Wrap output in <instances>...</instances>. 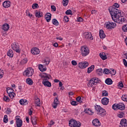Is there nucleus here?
<instances>
[{
	"label": "nucleus",
	"mask_w": 127,
	"mask_h": 127,
	"mask_svg": "<svg viewBox=\"0 0 127 127\" xmlns=\"http://www.w3.org/2000/svg\"><path fill=\"white\" fill-rule=\"evenodd\" d=\"M55 123L54 122H53V121H51L50 123V124H49V127H51V126H53V125H54Z\"/></svg>",
	"instance_id": "nucleus-62"
},
{
	"label": "nucleus",
	"mask_w": 127,
	"mask_h": 127,
	"mask_svg": "<svg viewBox=\"0 0 127 127\" xmlns=\"http://www.w3.org/2000/svg\"><path fill=\"white\" fill-rule=\"evenodd\" d=\"M127 126V120L126 119H123L120 122V127H126Z\"/></svg>",
	"instance_id": "nucleus-14"
},
{
	"label": "nucleus",
	"mask_w": 127,
	"mask_h": 127,
	"mask_svg": "<svg viewBox=\"0 0 127 127\" xmlns=\"http://www.w3.org/2000/svg\"><path fill=\"white\" fill-rule=\"evenodd\" d=\"M76 120L71 119L69 121V126L71 127H74Z\"/></svg>",
	"instance_id": "nucleus-29"
},
{
	"label": "nucleus",
	"mask_w": 127,
	"mask_h": 127,
	"mask_svg": "<svg viewBox=\"0 0 127 127\" xmlns=\"http://www.w3.org/2000/svg\"><path fill=\"white\" fill-rule=\"evenodd\" d=\"M99 36L101 39H103L106 37V34H105L104 30L102 29L100 30L99 31Z\"/></svg>",
	"instance_id": "nucleus-23"
},
{
	"label": "nucleus",
	"mask_w": 127,
	"mask_h": 127,
	"mask_svg": "<svg viewBox=\"0 0 127 127\" xmlns=\"http://www.w3.org/2000/svg\"><path fill=\"white\" fill-rule=\"evenodd\" d=\"M35 104L37 105L38 107H40V100L39 98H37L35 99Z\"/></svg>",
	"instance_id": "nucleus-38"
},
{
	"label": "nucleus",
	"mask_w": 127,
	"mask_h": 127,
	"mask_svg": "<svg viewBox=\"0 0 127 127\" xmlns=\"http://www.w3.org/2000/svg\"><path fill=\"white\" fill-rule=\"evenodd\" d=\"M122 30L125 32H127V24L122 27Z\"/></svg>",
	"instance_id": "nucleus-46"
},
{
	"label": "nucleus",
	"mask_w": 127,
	"mask_h": 127,
	"mask_svg": "<svg viewBox=\"0 0 127 127\" xmlns=\"http://www.w3.org/2000/svg\"><path fill=\"white\" fill-rule=\"evenodd\" d=\"M103 72L105 73V74H110L111 70H110L109 69L105 68Z\"/></svg>",
	"instance_id": "nucleus-47"
},
{
	"label": "nucleus",
	"mask_w": 127,
	"mask_h": 127,
	"mask_svg": "<svg viewBox=\"0 0 127 127\" xmlns=\"http://www.w3.org/2000/svg\"><path fill=\"white\" fill-rule=\"evenodd\" d=\"M59 103V100H58V98L56 97L54 100L53 104H52L53 108H54V109H56L57 108V105H58Z\"/></svg>",
	"instance_id": "nucleus-20"
},
{
	"label": "nucleus",
	"mask_w": 127,
	"mask_h": 127,
	"mask_svg": "<svg viewBox=\"0 0 127 127\" xmlns=\"http://www.w3.org/2000/svg\"><path fill=\"white\" fill-rule=\"evenodd\" d=\"M96 73L99 76H102L103 75V69L102 68H99L96 70Z\"/></svg>",
	"instance_id": "nucleus-34"
},
{
	"label": "nucleus",
	"mask_w": 127,
	"mask_h": 127,
	"mask_svg": "<svg viewBox=\"0 0 127 127\" xmlns=\"http://www.w3.org/2000/svg\"><path fill=\"white\" fill-rule=\"evenodd\" d=\"M3 100L5 102H9V98H8V96H6L5 95H4V97L3 98Z\"/></svg>",
	"instance_id": "nucleus-45"
},
{
	"label": "nucleus",
	"mask_w": 127,
	"mask_h": 127,
	"mask_svg": "<svg viewBox=\"0 0 127 127\" xmlns=\"http://www.w3.org/2000/svg\"><path fill=\"white\" fill-rule=\"evenodd\" d=\"M26 82L27 84H28V85H33V81L30 78H27L26 80Z\"/></svg>",
	"instance_id": "nucleus-33"
},
{
	"label": "nucleus",
	"mask_w": 127,
	"mask_h": 127,
	"mask_svg": "<svg viewBox=\"0 0 127 127\" xmlns=\"http://www.w3.org/2000/svg\"><path fill=\"white\" fill-rule=\"evenodd\" d=\"M51 9H52V10H53L54 11H56V7H55V6H54V5H52V6H51Z\"/></svg>",
	"instance_id": "nucleus-64"
},
{
	"label": "nucleus",
	"mask_w": 127,
	"mask_h": 127,
	"mask_svg": "<svg viewBox=\"0 0 127 127\" xmlns=\"http://www.w3.org/2000/svg\"><path fill=\"white\" fill-rule=\"evenodd\" d=\"M113 20L117 23L122 24L123 22L126 21V19H125V17L122 16V14H121L120 13V15H117V16L114 17V18L113 19Z\"/></svg>",
	"instance_id": "nucleus-2"
},
{
	"label": "nucleus",
	"mask_w": 127,
	"mask_h": 127,
	"mask_svg": "<svg viewBox=\"0 0 127 127\" xmlns=\"http://www.w3.org/2000/svg\"><path fill=\"white\" fill-rule=\"evenodd\" d=\"M112 108L113 110H118V104L116 105V104H114L112 106Z\"/></svg>",
	"instance_id": "nucleus-59"
},
{
	"label": "nucleus",
	"mask_w": 127,
	"mask_h": 127,
	"mask_svg": "<svg viewBox=\"0 0 127 127\" xmlns=\"http://www.w3.org/2000/svg\"><path fill=\"white\" fill-rule=\"evenodd\" d=\"M36 122H37V117H34L31 118V122L33 126H35L37 124Z\"/></svg>",
	"instance_id": "nucleus-25"
},
{
	"label": "nucleus",
	"mask_w": 127,
	"mask_h": 127,
	"mask_svg": "<svg viewBox=\"0 0 127 127\" xmlns=\"http://www.w3.org/2000/svg\"><path fill=\"white\" fill-rule=\"evenodd\" d=\"M19 102L20 105H23V106H26V105H27L28 104L27 100L25 99H21L20 100Z\"/></svg>",
	"instance_id": "nucleus-27"
},
{
	"label": "nucleus",
	"mask_w": 127,
	"mask_h": 127,
	"mask_svg": "<svg viewBox=\"0 0 127 127\" xmlns=\"http://www.w3.org/2000/svg\"><path fill=\"white\" fill-rule=\"evenodd\" d=\"M6 113L7 115H9V114L11 113V109H10V108H7L6 111Z\"/></svg>",
	"instance_id": "nucleus-58"
},
{
	"label": "nucleus",
	"mask_w": 127,
	"mask_h": 127,
	"mask_svg": "<svg viewBox=\"0 0 127 127\" xmlns=\"http://www.w3.org/2000/svg\"><path fill=\"white\" fill-rule=\"evenodd\" d=\"M4 31H7L9 29V25L8 24H4L3 25V28H2Z\"/></svg>",
	"instance_id": "nucleus-28"
},
{
	"label": "nucleus",
	"mask_w": 127,
	"mask_h": 127,
	"mask_svg": "<svg viewBox=\"0 0 127 127\" xmlns=\"http://www.w3.org/2000/svg\"><path fill=\"white\" fill-rule=\"evenodd\" d=\"M26 15H28L29 17H30V18H31V19L33 18V15L30 14V12L28 11V10H26Z\"/></svg>",
	"instance_id": "nucleus-41"
},
{
	"label": "nucleus",
	"mask_w": 127,
	"mask_h": 127,
	"mask_svg": "<svg viewBox=\"0 0 127 127\" xmlns=\"http://www.w3.org/2000/svg\"><path fill=\"white\" fill-rule=\"evenodd\" d=\"M3 6L5 8H7L10 6V1L9 0L5 1L3 2Z\"/></svg>",
	"instance_id": "nucleus-21"
},
{
	"label": "nucleus",
	"mask_w": 127,
	"mask_h": 127,
	"mask_svg": "<svg viewBox=\"0 0 127 127\" xmlns=\"http://www.w3.org/2000/svg\"><path fill=\"white\" fill-rule=\"evenodd\" d=\"M76 101L81 104L82 103V98L80 96L77 97L76 98Z\"/></svg>",
	"instance_id": "nucleus-52"
},
{
	"label": "nucleus",
	"mask_w": 127,
	"mask_h": 127,
	"mask_svg": "<svg viewBox=\"0 0 127 127\" xmlns=\"http://www.w3.org/2000/svg\"><path fill=\"white\" fill-rule=\"evenodd\" d=\"M3 77V70L0 69V79H1Z\"/></svg>",
	"instance_id": "nucleus-54"
},
{
	"label": "nucleus",
	"mask_w": 127,
	"mask_h": 127,
	"mask_svg": "<svg viewBox=\"0 0 127 127\" xmlns=\"http://www.w3.org/2000/svg\"><path fill=\"white\" fill-rule=\"evenodd\" d=\"M100 57L102 59V60H107V56L106 55H104V54L102 53H100L99 54Z\"/></svg>",
	"instance_id": "nucleus-37"
},
{
	"label": "nucleus",
	"mask_w": 127,
	"mask_h": 127,
	"mask_svg": "<svg viewBox=\"0 0 127 127\" xmlns=\"http://www.w3.org/2000/svg\"><path fill=\"white\" fill-rule=\"evenodd\" d=\"M65 14L67 15H69L70 14V15H73V13L72 12V11L70 9L67 10L65 12Z\"/></svg>",
	"instance_id": "nucleus-43"
},
{
	"label": "nucleus",
	"mask_w": 127,
	"mask_h": 127,
	"mask_svg": "<svg viewBox=\"0 0 127 127\" xmlns=\"http://www.w3.org/2000/svg\"><path fill=\"white\" fill-rule=\"evenodd\" d=\"M84 35L86 39H90V40H93V37L92 36V34L91 33V32H85L84 33Z\"/></svg>",
	"instance_id": "nucleus-18"
},
{
	"label": "nucleus",
	"mask_w": 127,
	"mask_h": 127,
	"mask_svg": "<svg viewBox=\"0 0 127 127\" xmlns=\"http://www.w3.org/2000/svg\"><path fill=\"white\" fill-rule=\"evenodd\" d=\"M83 20H84V19L81 17H78V18L77 19V21H78V22H82Z\"/></svg>",
	"instance_id": "nucleus-61"
},
{
	"label": "nucleus",
	"mask_w": 127,
	"mask_h": 127,
	"mask_svg": "<svg viewBox=\"0 0 127 127\" xmlns=\"http://www.w3.org/2000/svg\"><path fill=\"white\" fill-rule=\"evenodd\" d=\"M102 107H101V106H100V105H96L95 106V109L96 110V111H97V113L99 111H100V109H101Z\"/></svg>",
	"instance_id": "nucleus-50"
},
{
	"label": "nucleus",
	"mask_w": 127,
	"mask_h": 127,
	"mask_svg": "<svg viewBox=\"0 0 127 127\" xmlns=\"http://www.w3.org/2000/svg\"><path fill=\"white\" fill-rule=\"evenodd\" d=\"M123 63L125 67H127V60H126V59H123Z\"/></svg>",
	"instance_id": "nucleus-63"
},
{
	"label": "nucleus",
	"mask_w": 127,
	"mask_h": 127,
	"mask_svg": "<svg viewBox=\"0 0 127 127\" xmlns=\"http://www.w3.org/2000/svg\"><path fill=\"white\" fill-rule=\"evenodd\" d=\"M64 21H65V22H68L69 21V18L67 16H64Z\"/></svg>",
	"instance_id": "nucleus-56"
},
{
	"label": "nucleus",
	"mask_w": 127,
	"mask_h": 127,
	"mask_svg": "<svg viewBox=\"0 0 127 127\" xmlns=\"http://www.w3.org/2000/svg\"><path fill=\"white\" fill-rule=\"evenodd\" d=\"M84 113L88 114V115H92V114H93V112H92V111L90 110V109H85Z\"/></svg>",
	"instance_id": "nucleus-40"
},
{
	"label": "nucleus",
	"mask_w": 127,
	"mask_h": 127,
	"mask_svg": "<svg viewBox=\"0 0 127 127\" xmlns=\"http://www.w3.org/2000/svg\"><path fill=\"white\" fill-rule=\"evenodd\" d=\"M51 16H52V15L49 12L46 14L45 15V18L47 20V22H50V20H51Z\"/></svg>",
	"instance_id": "nucleus-17"
},
{
	"label": "nucleus",
	"mask_w": 127,
	"mask_h": 127,
	"mask_svg": "<svg viewBox=\"0 0 127 127\" xmlns=\"http://www.w3.org/2000/svg\"><path fill=\"white\" fill-rule=\"evenodd\" d=\"M105 83L107 85H112V84H113V80L112 79L108 78L106 79Z\"/></svg>",
	"instance_id": "nucleus-32"
},
{
	"label": "nucleus",
	"mask_w": 127,
	"mask_h": 127,
	"mask_svg": "<svg viewBox=\"0 0 127 127\" xmlns=\"http://www.w3.org/2000/svg\"><path fill=\"white\" fill-rule=\"evenodd\" d=\"M39 76L42 78H44L43 80H46V81H48L50 79V78H51V75H50V74L44 72L40 73Z\"/></svg>",
	"instance_id": "nucleus-6"
},
{
	"label": "nucleus",
	"mask_w": 127,
	"mask_h": 127,
	"mask_svg": "<svg viewBox=\"0 0 127 127\" xmlns=\"http://www.w3.org/2000/svg\"><path fill=\"white\" fill-rule=\"evenodd\" d=\"M97 114L101 116V117H104L106 115V110L104 108H101L97 112Z\"/></svg>",
	"instance_id": "nucleus-16"
},
{
	"label": "nucleus",
	"mask_w": 127,
	"mask_h": 127,
	"mask_svg": "<svg viewBox=\"0 0 127 127\" xmlns=\"http://www.w3.org/2000/svg\"><path fill=\"white\" fill-rule=\"evenodd\" d=\"M81 53L82 56L85 57L90 53V50H89L88 47L83 46L81 48Z\"/></svg>",
	"instance_id": "nucleus-5"
},
{
	"label": "nucleus",
	"mask_w": 127,
	"mask_h": 127,
	"mask_svg": "<svg viewBox=\"0 0 127 127\" xmlns=\"http://www.w3.org/2000/svg\"><path fill=\"white\" fill-rule=\"evenodd\" d=\"M71 64L73 66H76L77 65V62L75 61H71Z\"/></svg>",
	"instance_id": "nucleus-60"
},
{
	"label": "nucleus",
	"mask_w": 127,
	"mask_h": 127,
	"mask_svg": "<svg viewBox=\"0 0 127 127\" xmlns=\"http://www.w3.org/2000/svg\"><path fill=\"white\" fill-rule=\"evenodd\" d=\"M111 71H110V74H111V75H116L117 71H116V70L114 69H111Z\"/></svg>",
	"instance_id": "nucleus-51"
},
{
	"label": "nucleus",
	"mask_w": 127,
	"mask_h": 127,
	"mask_svg": "<svg viewBox=\"0 0 127 127\" xmlns=\"http://www.w3.org/2000/svg\"><path fill=\"white\" fill-rule=\"evenodd\" d=\"M34 72V70L32 67H29L24 71L23 75L24 76H26V77H31L33 75Z\"/></svg>",
	"instance_id": "nucleus-3"
},
{
	"label": "nucleus",
	"mask_w": 127,
	"mask_h": 127,
	"mask_svg": "<svg viewBox=\"0 0 127 127\" xmlns=\"http://www.w3.org/2000/svg\"><path fill=\"white\" fill-rule=\"evenodd\" d=\"M39 69L41 71V72H44V71H46V70H47L46 67L44 66V65L42 64L39 65Z\"/></svg>",
	"instance_id": "nucleus-24"
},
{
	"label": "nucleus",
	"mask_w": 127,
	"mask_h": 127,
	"mask_svg": "<svg viewBox=\"0 0 127 127\" xmlns=\"http://www.w3.org/2000/svg\"><path fill=\"white\" fill-rule=\"evenodd\" d=\"M35 16L38 18H40V17H42L43 16V14L42 12H40L36 10L35 13Z\"/></svg>",
	"instance_id": "nucleus-26"
},
{
	"label": "nucleus",
	"mask_w": 127,
	"mask_h": 127,
	"mask_svg": "<svg viewBox=\"0 0 127 127\" xmlns=\"http://www.w3.org/2000/svg\"><path fill=\"white\" fill-rule=\"evenodd\" d=\"M31 52L33 55H37L40 53V50L38 48H34L31 49Z\"/></svg>",
	"instance_id": "nucleus-11"
},
{
	"label": "nucleus",
	"mask_w": 127,
	"mask_h": 127,
	"mask_svg": "<svg viewBox=\"0 0 127 127\" xmlns=\"http://www.w3.org/2000/svg\"><path fill=\"white\" fill-rule=\"evenodd\" d=\"M118 110H121V111H124L126 109V106L125 104L123 103H119L118 104Z\"/></svg>",
	"instance_id": "nucleus-22"
},
{
	"label": "nucleus",
	"mask_w": 127,
	"mask_h": 127,
	"mask_svg": "<svg viewBox=\"0 0 127 127\" xmlns=\"http://www.w3.org/2000/svg\"><path fill=\"white\" fill-rule=\"evenodd\" d=\"M68 2H69L68 0H63V5L64 6H66V5L68 4Z\"/></svg>",
	"instance_id": "nucleus-48"
},
{
	"label": "nucleus",
	"mask_w": 127,
	"mask_h": 127,
	"mask_svg": "<svg viewBox=\"0 0 127 127\" xmlns=\"http://www.w3.org/2000/svg\"><path fill=\"white\" fill-rule=\"evenodd\" d=\"M108 96H109L108 91H107L106 90L102 91V97H108Z\"/></svg>",
	"instance_id": "nucleus-42"
},
{
	"label": "nucleus",
	"mask_w": 127,
	"mask_h": 127,
	"mask_svg": "<svg viewBox=\"0 0 127 127\" xmlns=\"http://www.w3.org/2000/svg\"><path fill=\"white\" fill-rule=\"evenodd\" d=\"M7 55L11 58L13 57V52H12V50H9L7 52Z\"/></svg>",
	"instance_id": "nucleus-30"
},
{
	"label": "nucleus",
	"mask_w": 127,
	"mask_h": 127,
	"mask_svg": "<svg viewBox=\"0 0 127 127\" xmlns=\"http://www.w3.org/2000/svg\"><path fill=\"white\" fill-rule=\"evenodd\" d=\"M106 24V28H107V29H113L115 28V27H116V25H117L116 23L111 22L110 21L107 22Z\"/></svg>",
	"instance_id": "nucleus-7"
},
{
	"label": "nucleus",
	"mask_w": 127,
	"mask_h": 127,
	"mask_svg": "<svg viewBox=\"0 0 127 127\" xmlns=\"http://www.w3.org/2000/svg\"><path fill=\"white\" fill-rule=\"evenodd\" d=\"M125 116V113L122 112H120V113L118 115V118H120L122 119V118H124V116Z\"/></svg>",
	"instance_id": "nucleus-44"
},
{
	"label": "nucleus",
	"mask_w": 127,
	"mask_h": 127,
	"mask_svg": "<svg viewBox=\"0 0 127 127\" xmlns=\"http://www.w3.org/2000/svg\"><path fill=\"white\" fill-rule=\"evenodd\" d=\"M109 10L112 19H114L115 17H116L118 15H121V12L119 9L115 8V7L112 6L109 7Z\"/></svg>",
	"instance_id": "nucleus-1"
},
{
	"label": "nucleus",
	"mask_w": 127,
	"mask_h": 127,
	"mask_svg": "<svg viewBox=\"0 0 127 127\" xmlns=\"http://www.w3.org/2000/svg\"><path fill=\"white\" fill-rule=\"evenodd\" d=\"M11 48L14 51H16L17 53H20V49H19V45L18 43H14L11 45Z\"/></svg>",
	"instance_id": "nucleus-8"
},
{
	"label": "nucleus",
	"mask_w": 127,
	"mask_h": 127,
	"mask_svg": "<svg viewBox=\"0 0 127 127\" xmlns=\"http://www.w3.org/2000/svg\"><path fill=\"white\" fill-rule=\"evenodd\" d=\"M7 94H8L9 97H10L11 99H13L14 97L13 89H11V92H9V87L7 88Z\"/></svg>",
	"instance_id": "nucleus-12"
},
{
	"label": "nucleus",
	"mask_w": 127,
	"mask_h": 127,
	"mask_svg": "<svg viewBox=\"0 0 127 127\" xmlns=\"http://www.w3.org/2000/svg\"><path fill=\"white\" fill-rule=\"evenodd\" d=\"M81 123L80 122H77V121L75 120V122L74 123L73 127H81Z\"/></svg>",
	"instance_id": "nucleus-39"
},
{
	"label": "nucleus",
	"mask_w": 127,
	"mask_h": 127,
	"mask_svg": "<svg viewBox=\"0 0 127 127\" xmlns=\"http://www.w3.org/2000/svg\"><path fill=\"white\" fill-rule=\"evenodd\" d=\"M92 124L94 127H100L101 126V122L98 119H94L92 121Z\"/></svg>",
	"instance_id": "nucleus-13"
},
{
	"label": "nucleus",
	"mask_w": 127,
	"mask_h": 127,
	"mask_svg": "<svg viewBox=\"0 0 127 127\" xmlns=\"http://www.w3.org/2000/svg\"><path fill=\"white\" fill-rule=\"evenodd\" d=\"M52 23L54 25H56V26H58V25H59V22L56 19H53L52 20Z\"/></svg>",
	"instance_id": "nucleus-36"
},
{
	"label": "nucleus",
	"mask_w": 127,
	"mask_h": 127,
	"mask_svg": "<svg viewBox=\"0 0 127 127\" xmlns=\"http://www.w3.org/2000/svg\"><path fill=\"white\" fill-rule=\"evenodd\" d=\"M42 84L45 87H48L49 88L51 87V82H49L48 80H46V79L43 80Z\"/></svg>",
	"instance_id": "nucleus-15"
},
{
	"label": "nucleus",
	"mask_w": 127,
	"mask_h": 127,
	"mask_svg": "<svg viewBox=\"0 0 127 127\" xmlns=\"http://www.w3.org/2000/svg\"><path fill=\"white\" fill-rule=\"evenodd\" d=\"M89 66V63L87 62H82L81 63H79L78 64V66L81 69H85L86 67Z\"/></svg>",
	"instance_id": "nucleus-10"
},
{
	"label": "nucleus",
	"mask_w": 127,
	"mask_h": 127,
	"mask_svg": "<svg viewBox=\"0 0 127 127\" xmlns=\"http://www.w3.org/2000/svg\"><path fill=\"white\" fill-rule=\"evenodd\" d=\"M43 63H46V65H49V63H50V59L48 58H46L43 61Z\"/></svg>",
	"instance_id": "nucleus-35"
},
{
	"label": "nucleus",
	"mask_w": 127,
	"mask_h": 127,
	"mask_svg": "<svg viewBox=\"0 0 127 127\" xmlns=\"http://www.w3.org/2000/svg\"><path fill=\"white\" fill-rule=\"evenodd\" d=\"M32 7L33 9H35V8H37V7H39L38 4L34 3L32 5Z\"/></svg>",
	"instance_id": "nucleus-49"
},
{
	"label": "nucleus",
	"mask_w": 127,
	"mask_h": 127,
	"mask_svg": "<svg viewBox=\"0 0 127 127\" xmlns=\"http://www.w3.org/2000/svg\"><path fill=\"white\" fill-rule=\"evenodd\" d=\"M94 69H95V65H92L90 67L87 68V73L88 74H90L92 71H94Z\"/></svg>",
	"instance_id": "nucleus-31"
},
{
	"label": "nucleus",
	"mask_w": 127,
	"mask_h": 127,
	"mask_svg": "<svg viewBox=\"0 0 127 127\" xmlns=\"http://www.w3.org/2000/svg\"><path fill=\"white\" fill-rule=\"evenodd\" d=\"M118 86L120 88H124V84H123V82L122 81L119 82Z\"/></svg>",
	"instance_id": "nucleus-55"
},
{
	"label": "nucleus",
	"mask_w": 127,
	"mask_h": 127,
	"mask_svg": "<svg viewBox=\"0 0 127 127\" xmlns=\"http://www.w3.org/2000/svg\"><path fill=\"white\" fill-rule=\"evenodd\" d=\"M101 102L103 105H104V106H107V105L109 104V98L107 97H104L102 99Z\"/></svg>",
	"instance_id": "nucleus-19"
},
{
	"label": "nucleus",
	"mask_w": 127,
	"mask_h": 127,
	"mask_svg": "<svg viewBox=\"0 0 127 127\" xmlns=\"http://www.w3.org/2000/svg\"><path fill=\"white\" fill-rule=\"evenodd\" d=\"M3 122L4 123H7V122H8V119L6 115H4V116Z\"/></svg>",
	"instance_id": "nucleus-53"
},
{
	"label": "nucleus",
	"mask_w": 127,
	"mask_h": 127,
	"mask_svg": "<svg viewBox=\"0 0 127 127\" xmlns=\"http://www.w3.org/2000/svg\"><path fill=\"white\" fill-rule=\"evenodd\" d=\"M100 81L101 80H99L98 78H93L90 80L87 85L88 86L94 87V86H96Z\"/></svg>",
	"instance_id": "nucleus-4"
},
{
	"label": "nucleus",
	"mask_w": 127,
	"mask_h": 127,
	"mask_svg": "<svg viewBox=\"0 0 127 127\" xmlns=\"http://www.w3.org/2000/svg\"><path fill=\"white\" fill-rule=\"evenodd\" d=\"M70 104L72 106H77V105H78V103L75 101H72Z\"/></svg>",
	"instance_id": "nucleus-57"
},
{
	"label": "nucleus",
	"mask_w": 127,
	"mask_h": 127,
	"mask_svg": "<svg viewBox=\"0 0 127 127\" xmlns=\"http://www.w3.org/2000/svg\"><path fill=\"white\" fill-rule=\"evenodd\" d=\"M15 121L16 123V126L17 127H22V120L20 119V116H16Z\"/></svg>",
	"instance_id": "nucleus-9"
}]
</instances>
